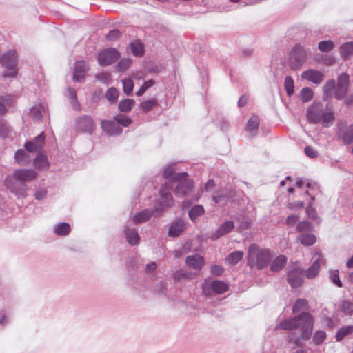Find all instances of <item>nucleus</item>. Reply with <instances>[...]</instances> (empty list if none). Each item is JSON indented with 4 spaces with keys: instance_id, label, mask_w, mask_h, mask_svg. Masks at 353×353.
<instances>
[{
    "instance_id": "1",
    "label": "nucleus",
    "mask_w": 353,
    "mask_h": 353,
    "mask_svg": "<svg viewBox=\"0 0 353 353\" xmlns=\"http://www.w3.org/2000/svg\"><path fill=\"white\" fill-rule=\"evenodd\" d=\"M314 324L313 316L308 312H303L296 316L281 321L276 329L289 330L288 341L294 343L297 347H301L303 341L311 338Z\"/></svg>"
},
{
    "instance_id": "2",
    "label": "nucleus",
    "mask_w": 353,
    "mask_h": 353,
    "mask_svg": "<svg viewBox=\"0 0 353 353\" xmlns=\"http://www.w3.org/2000/svg\"><path fill=\"white\" fill-rule=\"evenodd\" d=\"M36 176L37 172L32 169H17L6 177L4 185L17 198L25 197L28 190L26 182Z\"/></svg>"
},
{
    "instance_id": "3",
    "label": "nucleus",
    "mask_w": 353,
    "mask_h": 353,
    "mask_svg": "<svg viewBox=\"0 0 353 353\" xmlns=\"http://www.w3.org/2000/svg\"><path fill=\"white\" fill-rule=\"evenodd\" d=\"M307 119L310 123L321 124L325 128L330 127L335 121L334 113L320 103H314L307 108Z\"/></svg>"
},
{
    "instance_id": "4",
    "label": "nucleus",
    "mask_w": 353,
    "mask_h": 353,
    "mask_svg": "<svg viewBox=\"0 0 353 353\" xmlns=\"http://www.w3.org/2000/svg\"><path fill=\"white\" fill-rule=\"evenodd\" d=\"M270 258L268 250L261 249L256 244H252L248 249V265L251 268H263L269 263Z\"/></svg>"
},
{
    "instance_id": "5",
    "label": "nucleus",
    "mask_w": 353,
    "mask_h": 353,
    "mask_svg": "<svg viewBox=\"0 0 353 353\" xmlns=\"http://www.w3.org/2000/svg\"><path fill=\"white\" fill-rule=\"evenodd\" d=\"M0 63L9 71L5 72L3 77H15L17 74V55L14 50H10L0 58Z\"/></svg>"
},
{
    "instance_id": "6",
    "label": "nucleus",
    "mask_w": 353,
    "mask_h": 353,
    "mask_svg": "<svg viewBox=\"0 0 353 353\" xmlns=\"http://www.w3.org/2000/svg\"><path fill=\"white\" fill-rule=\"evenodd\" d=\"M306 59L307 52L305 49L299 45L296 46L290 55L289 63L290 68L292 70L298 69L305 63Z\"/></svg>"
},
{
    "instance_id": "7",
    "label": "nucleus",
    "mask_w": 353,
    "mask_h": 353,
    "mask_svg": "<svg viewBox=\"0 0 353 353\" xmlns=\"http://www.w3.org/2000/svg\"><path fill=\"white\" fill-rule=\"evenodd\" d=\"M202 289L205 295H210V290H212L215 294H222L228 290L229 287L228 283L224 281L219 280L210 281L207 279L202 286Z\"/></svg>"
},
{
    "instance_id": "8",
    "label": "nucleus",
    "mask_w": 353,
    "mask_h": 353,
    "mask_svg": "<svg viewBox=\"0 0 353 353\" xmlns=\"http://www.w3.org/2000/svg\"><path fill=\"white\" fill-rule=\"evenodd\" d=\"M303 270L297 262L292 264L288 272V281L292 288H297L303 283Z\"/></svg>"
},
{
    "instance_id": "9",
    "label": "nucleus",
    "mask_w": 353,
    "mask_h": 353,
    "mask_svg": "<svg viewBox=\"0 0 353 353\" xmlns=\"http://www.w3.org/2000/svg\"><path fill=\"white\" fill-rule=\"evenodd\" d=\"M120 57L119 52L115 49H105L100 52L98 61L102 65H108L114 63Z\"/></svg>"
},
{
    "instance_id": "10",
    "label": "nucleus",
    "mask_w": 353,
    "mask_h": 353,
    "mask_svg": "<svg viewBox=\"0 0 353 353\" xmlns=\"http://www.w3.org/2000/svg\"><path fill=\"white\" fill-rule=\"evenodd\" d=\"M349 85V75L346 73H342L338 77L337 85L335 90L334 97L337 99H341L347 92Z\"/></svg>"
},
{
    "instance_id": "11",
    "label": "nucleus",
    "mask_w": 353,
    "mask_h": 353,
    "mask_svg": "<svg viewBox=\"0 0 353 353\" xmlns=\"http://www.w3.org/2000/svg\"><path fill=\"white\" fill-rule=\"evenodd\" d=\"M301 77L302 79L314 84H319L323 81L324 79V74L320 70L310 69L304 71L301 74Z\"/></svg>"
},
{
    "instance_id": "12",
    "label": "nucleus",
    "mask_w": 353,
    "mask_h": 353,
    "mask_svg": "<svg viewBox=\"0 0 353 353\" xmlns=\"http://www.w3.org/2000/svg\"><path fill=\"white\" fill-rule=\"evenodd\" d=\"M234 196V193L231 191L222 190L215 193L212 196V200L215 203L225 205L232 201Z\"/></svg>"
},
{
    "instance_id": "13",
    "label": "nucleus",
    "mask_w": 353,
    "mask_h": 353,
    "mask_svg": "<svg viewBox=\"0 0 353 353\" xmlns=\"http://www.w3.org/2000/svg\"><path fill=\"white\" fill-rule=\"evenodd\" d=\"M88 70V64L85 61H79L75 63L73 79L77 82H81Z\"/></svg>"
},
{
    "instance_id": "14",
    "label": "nucleus",
    "mask_w": 353,
    "mask_h": 353,
    "mask_svg": "<svg viewBox=\"0 0 353 353\" xmlns=\"http://www.w3.org/2000/svg\"><path fill=\"white\" fill-rule=\"evenodd\" d=\"M101 125L102 130L110 135H117L122 132V128L113 121L102 120Z\"/></svg>"
},
{
    "instance_id": "15",
    "label": "nucleus",
    "mask_w": 353,
    "mask_h": 353,
    "mask_svg": "<svg viewBox=\"0 0 353 353\" xmlns=\"http://www.w3.org/2000/svg\"><path fill=\"white\" fill-rule=\"evenodd\" d=\"M176 181H179V184L175 189V194L178 196H183L193 187V181L187 179V176Z\"/></svg>"
},
{
    "instance_id": "16",
    "label": "nucleus",
    "mask_w": 353,
    "mask_h": 353,
    "mask_svg": "<svg viewBox=\"0 0 353 353\" xmlns=\"http://www.w3.org/2000/svg\"><path fill=\"white\" fill-rule=\"evenodd\" d=\"M45 142V137L43 133L38 135L32 141H28L25 144L27 152H37L41 149Z\"/></svg>"
},
{
    "instance_id": "17",
    "label": "nucleus",
    "mask_w": 353,
    "mask_h": 353,
    "mask_svg": "<svg viewBox=\"0 0 353 353\" xmlns=\"http://www.w3.org/2000/svg\"><path fill=\"white\" fill-rule=\"evenodd\" d=\"M204 263V259L197 254L188 256L185 259V263L187 266L196 270H201Z\"/></svg>"
},
{
    "instance_id": "18",
    "label": "nucleus",
    "mask_w": 353,
    "mask_h": 353,
    "mask_svg": "<svg viewBox=\"0 0 353 353\" xmlns=\"http://www.w3.org/2000/svg\"><path fill=\"white\" fill-rule=\"evenodd\" d=\"M94 128L92 119L89 116L80 117L78 120V129L81 132L92 134Z\"/></svg>"
},
{
    "instance_id": "19",
    "label": "nucleus",
    "mask_w": 353,
    "mask_h": 353,
    "mask_svg": "<svg viewBox=\"0 0 353 353\" xmlns=\"http://www.w3.org/2000/svg\"><path fill=\"white\" fill-rule=\"evenodd\" d=\"M174 165H168L165 167L163 174V177L175 181L181 180V179L185 178L188 176L187 172L174 173Z\"/></svg>"
},
{
    "instance_id": "20",
    "label": "nucleus",
    "mask_w": 353,
    "mask_h": 353,
    "mask_svg": "<svg viewBox=\"0 0 353 353\" xmlns=\"http://www.w3.org/2000/svg\"><path fill=\"white\" fill-rule=\"evenodd\" d=\"M234 228V224L231 221H228L222 223L216 233L213 235L212 239H216L219 237L230 232Z\"/></svg>"
},
{
    "instance_id": "21",
    "label": "nucleus",
    "mask_w": 353,
    "mask_h": 353,
    "mask_svg": "<svg viewBox=\"0 0 353 353\" xmlns=\"http://www.w3.org/2000/svg\"><path fill=\"white\" fill-rule=\"evenodd\" d=\"M185 228V223L182 220H177L174 222L169 229V236H178Z\"/></svg>"
},
{
    "instance_id": "22",
    "label": "nucleus",
    "mask_w": 353,
    "mask_h": 353,
    "mask_svg": "<svg viewBox=\"0 0 353 353\" xmlns=\"http://www.w3.org/2000/svg\"><path fill=\"white\" fill-rule=\"evenodd\" d=\"M31 157L27 150H18L15 153V160L19 165H26L30 161Z\"/></svg>"
},
{
    "instance_id": "23",
    "label": "nucleus",
    "mask_w": 353,
    "mask_h": 353,
    "mask_svg": "<svg viewBox=\"0 0 353 353\" xmlns=\"http://www.w3.org/2000/svg\"><path fill=\"white\" fill-rule=\"evenodd\" d=\"M336 82L334 79L327 81L323 86V99L326 101L330 98L332 96L333 90H336Z\"/></svg>"
},
{
    "instance_id": "24",
    "label": "nucleus",
    "mask_w": 353,
    "mask_h": 353,
    "mask_svg": "<svg viewBox=\"0 0 353 353\" xmlns=\"http://www.w3.org/2000/svg\"><path fill=\"white\" fill-rule=\"evenodd\" d=\"M321 259L318 258L306 270V276L308 279H313L317 276L321 267Z\"/></svg>"
},
{
    "instance_id": "25",
    "label": "nucleus",
    "mask_w": 353,
    "mask_h": 353,
    "mask_svg": "<svg viewBox=\"0 0 353 353\" xmlns=\"http://www.w3.org/2000/svg\"><path fill=\"white\" fill-rule=\"evenodd\" d=\"M286 262V256L284 255H279L272 263L270 270L272 272H279L285 265Z\"/></svg>"
},
{
    "instance_id": "26",
    "label": "nucleus",
    "mask_w": 353,
    "mask_h": 353,
    "mask_svg": "<svg viewBox=\"0 0 353 353\" xmlns=\"http://www.w3.org/2000/svg\"><path fill=\"white\" fill-rule=\"evenodd\" d=\"M34 165L38 170H46L49 168L47 157L43 154H38L34 160Z\"/></svg>"
},
{
    "instance_id": "27",
    "label": "nucleus",
    "mask_w": 353,
    "mask_h": 353,
    "mask_svg": "<svg viewBox=\"0 0 353 353\" xmlns=\"http://www.w3.org/2000/svg\"><path fill=\"white\" fill-rule=\"evenodd\" d=\"M297 240L305 246H311L316 242V236L312 234H303L297 236Z\"/></svg>"
},
{
    "instance_id": "28",
    "label": "nucleus",
    "mask_w": 353,
    "mask_h": 353,
    "mask_svg": "<svg viewBox=\"0 0 353 353\" xmlns=\"http://www.w3.org/2000/svg\"><path fill=\"white\" fill-rule=\"evenodd\" d=\"M243 255V251H234L228 255L225 259V262L230 265H235L242 259Z\"/></svg>"
},
{
    "instance_id": "29",
    "label": "nucleus",
    "mask_w": 353,
    "mask_h": 353,
    "mask_svg": "<svg viewBox=\"0 0 353 353\" xmlns=\"http://www.w3.org/2000/svg\"><path fill=\"white\" fill-rule=\"evenodd\" d=\"M353 333V325L344 326L341 327L336 334L337 341H342L345 337L351 335Z\"/></svg>"
},
{
    "instance_id": "30",
    "label": "nucleus",
    "mask_w": 353,
    "mask_h": 353,
    "mask_svg": "<svg viewBox=\"0 0 353 353\" xmlns=\"http://www.w3.org/2000/svg\"><path fill=\"white\" fill-rule=\"evenodd\" d=\"M161 206L162 210L170 207L173 204V199L170 193H167L164 190H161Z\"/></svg>"
},
{
    "instance_id": "31",
    "label": "nucleus",
    "mask_w": 353,
    "mask_h": 353,
    "mask_svg": "<svg viewBox=\"0 0 353 353\" xmlns=\"http://www.w3.org/2000/svg\"><path fill=\"white\" fill-rule=\"evenodd\" d=\"M260 119L258 116L252 115L250 119L248 120L245 130L248 132H256L259 126Z\"/></svg>"
},
{
    "instance_id": "32",
    "label": "nucleus",
    "mask_w": 353,
    "mask_h": 353,
    "mask_svg": "<svg viewBox=\"0 0 353 353\" xmlns=\"http://www.w3.org/2000/svg\"><path fill=\"white\" fill-rule=\"evenodd\" d=\"M308 310V302L305 299H298L293 307L294 313L301 312V314H302L303 312H306L305 311Z\"/></svg>"
},
{
    "instance_id": "33",
    "label": "nucleus",
    "mask_w": 353,
    "mask_h": 353,
    "mask_svg": "<svg viewBox=\"0 0 353 353\" xmlns=\"http://www.w3.org/2000/svg\"><path fill=\"white\" fill-rule=\"evenodd\" d=\"M132 53L136 57L142 56L144 52L143 44L140 41H135L130 44Z\"/></svg>"
},
{
    "instance_id": "34",
    "label": "nucleus",
    "mask_w": 353,
    "mask_h": 353,
    "mask_svg": "<svg viewBox=\"0 0 353 353\" xmlns=\"http://www.w3.org/2000/svg\"><path fill=\"white\" fill-rule=\"evenodd\" d=\"M152 216V212L148 210H144L137 214L133 217V221L136 223H141L148 221Z\"/></svg>"
},
{
    "instance_id": "35",
    "label": "nucleus",
    "mask_w": 353,
    "mask_h": 353,
    "mask_svg": "<svg viewBox=\"0 0 353 353\" xmlns=\"http://www.w3.org/2000/svg\"><path fill=\"white\" fill-rule=\"evenodd\" d=\"M341 56L345 59H348L353 54V42H347L342 45L340 48Z\"/></svg>"
},
{
    "instance_id": "36",
    "label": "nucleus",
    "mask_w": 353,
    "mask_h": 353,
    "mask_svg": "<svg viewBox=\"0 0 353 353\" xmlns=\"http://www.w3.org/2000/svg\"><path fill=\"white\" fill-rule=\"evenodd\" d=\"M314 97L313 90L309 87L303 88L299 94L301 101L303 103L309 102Z\"/></svg>"
},
{
    "instance_id": "37",
    "label": "nucleus",
    "mask_w": 353,
    "mask_h": 353,
    "mask_svg": "<svg viewBox=\"0 0 353 353\" xmlns=\"http://www.w3.org/2000/svg\"><path fill=\"white\" fill-rule=\"evenodd\" d=\"M125 236H126L128 242L130 245H134L139 243V236L137 234V232L135 230L127 229L125 230Z\"/></svg>"
},
{
    "instance_id": "38",
    "label": "nucleus",
    "mask_w": 353,
    "mask_h": 353,
    "mask_svg": "<svg viewBox=\"0 0 353 353\" xmlns=\"http://www.w3.org/2000/svg\"><path fill=\"white\" fill-rule=\"evenodd\" d=\"M205 212V210L202 205H196L194 206L188 212L189 217L191 220L194 221L196 218Z\"/></svg>"
},
{
    "instance_id": "39",
    "label": "nucleus",
    "mask_w": 353,
    "mask_h": 353,
    "mask_svg": "<svg viewBox=\"0 0 353 353\" xmlns=\"http://www.w3.org/2000/svg\"><path fill=\"white\" fill-rule=\"evenodd\" d=\"M134 101L131 99L121 100L119 104V109L121 112H128L132 110Z\"/></svg>"
},
{
    "instance_id": "40",
    "label": "nucleus",
    "mask_w": 353,
    "mask_h": 353,
    "mask_svg": "<svg viewBox=\"0 0 353 353\" xmlns=\"http://www.w3.org/2000/svg\"><path fill=\"white\" fill-rule=\"evenodd\" d=\"M70 226L68 223H62L57 225L54 228V232L59 236H65L70 233Z\"/></svg>"
},
{
    "instance_id": "41",
    "label": "nucleus",
    "mask_w": 353,
    "mask_h": 353,
    "mask_svg": "<svg viewBox=\"0 0 353 353\" xmlns=\"http://www.w3.org/2000/svg\"><path fill=\"white\" fill-rule=\"evenodd\" d=\"M14 101L12 97L10 95L4 96L0 98V114H4L6 112V105L11 104Z\"/></svg>"
},
{
    "instance_id": "42",
    "label": "nucleus",
    "mask_w": 353,
    "mask_h": 353,
    "mask_svg": "<svg viewBox=\"0 0 353 353\" xmlns=\"http://www.w3.org/2000/svg\"><path fill=\"white\" fill-rule=\"evenodd\" d=\"M327 338V334L325 331L317 330L314 332L313 336V342L315 345H319L322 344Z\"/></svg>"
},
{
    "instance_id": "43",
    "label": "nucleus",
    "mask_w": 353,
    "mask_h": 353,
    "mask_svg": "<svg viewBox=\"0 0 353 353\" xmlns=\"http://www.w3.org/2000/svg\"><path fill=\"white\" fill-rule=\"evenodd\" d=\"M334 47V43L333 41H322L319 43L318 48L320 51L323 52H328L332 50Z\"/></svg>"
},
{
    "instance_id": "44",
    "label": "nucleus",
    "mask_w": 353,
    "mask_h": 353,
    "mask_svg": "<svg viewBox=\"0 0 353 353\" xmlns=\"http://www.w3.org/2000/svg\"><path fill=\"white\" fill-rule=\"evenodd\" d=\"M123 90L126 95H130L134 88V83L131 78H125L122 80Z\"/></svg>"
},
{
    "instance_id": "45",
    "label": "nucleus",
    "mask_w": 353,
    "mask_h": 353,
    "mask_svg": "<svg viewBox=\"0 0 353 353\" xmlns=\"http://www.w3.org/2000/svg\"><path fill=\"white\" fill-rule=\"evenodd\" d=\"M284 87L286 93L288 96H291L294 93V80L290 76H287L285 79Z\"/></svg>"
},
{
    "instance_id": "46",
    "label": "nucleus",
    "mask_w": 353,
    "mask_h": 353,
    "mask_svg": "<svg viewBox=\"0 0 353 353\" xmlns=\"http://www.w3.org/2000/svg\"><path fill=\"white\" fill-rule=\"evenodd\" d=\"M157 105V101L155 99H150L148 101H145L140 104L141 109L145 112H148L152 110L154 106Z\"/></svg>"
},
{
    "instance_id": "47",
    "label": "nucleus",
    "mask_w": 353,
    "mask_h": 353,
    "mask_svg": "<svg viewBox=\"0 0 353 353\" xmlns=\"http://www.w3.org/2000/svg\"><path fill=\"white\" fill-rule=\"evenodd\" d=\"M341 311L345 315L353 314V303L348 301H344L340 305Z\"/></svg>"
},
{
    "instance_id": "48",
    "label": "nucleus",
    "mask_w": 353,
    "mask_h": 353,
    "mask_svg": "<svg viewBox=\"0 0 353 353\" xmlns=\"http://www.w3.org/2000/svg\"><path fill=\"white\" fill-rule=\"evenodd\" d=\"M306 213L309 219L320 223L321 219L318 216L316 209L313 208L312 205H309L306 208Z\"/></svg>"
},
{
    "instance_id": "49",
    "label": "nucleus",
    "mask_w": 353,
    "mask_h": 353,
    "mask_svg": "<svg viewBox=\"0 0 353 353\" xmlns=\"http://www.w3.org/2000/svg\"><path fill=\"white\" fill-rule=\"evenodd\" d=\"M343 141L346 144H350L353 141V125L349 126L343 134Z\"/></svg>"
},
{
    "instance_id": "50",
    "label": "nucleus",
    "mask_w": 353,
    "mask_h": 353,
    "mask_svg": "<svg viewBox=\"0 0 353 353\" xmlns=\"http://www.w3.org/2000/svg\"><path fill=\"white\" fill-rule=\"evenodd\" d=\"M114 119L118 125H121L123 127H127L132 123V120L129 117L123 115L117 116Z\"/></svg>"
},
{
    "instance_id": "51",
    "label": "nucleus",
    "mask_w": 353,
    "mask_h": 353,
    "mask_svg": "<svg viewBox=\"0 0 353 353\" xmlns=\"http://www.w3.org/2000/svg\"><path fill=\"white\" fill-rule=\"evenodd\" d=\"M132 60L130 59H123L121 60L118 65L117 68L119 71L124 72L127 70L132 65Z\"/></svg>"
},
{
    "instance_id": "52",
    "label": "nucleus",
    "mask_w": 353,
    "mask_h": 353,
    "mask_svg": "<svg viewBox=\"0 0 353 353\" xmlns=\"http://www.w3.org/2000/svg\"><path fill=\"white\" fill-rule=\"evenodd\" d=\"M154 85V81L152 79L145 81L144 83L140 88V89L137 92L136 94L139 97L142 96L149 88L152 87Z\"/></svg>"
},
{
    "instance_id": "53",
    "label": "nucleus",
    "mask_w": 353,
    "mask_h": 353,
    "mask_svg": "<svg viewBox=\"0 0 353 353\" xmlns=\"http://www.w3.org/2000/svg\"><path fill=\"white\" fill-rule=\"evenodd\" d=\"M312 229L311 223L307 221H300L296 225V230L298 232L309 231Z\"/></svg>"
},
{
    "instance_id": "54",
    "label": "nucleus",
    "mask_w": 353,
    "mask_h": 353,
    "mask_svg": "<svg viewBox=\"0 0 353 353\" xmlns=\"http://www.w3.org/2000/svg\"><path fill=\"white\" fill-rule=\"evenodd\" d=\"M106 97H107L108 100H109V101H116L119 97L118 90L116 89L115 88H110V89H108V90L107 92Z\"/></svg>"
},
{
    "instance_id": "55",
    "label": "nucleus",
    "mask_w": 353,
    "mask_h": 353,
    "mask_svg": "<svg viewBox=\"0 0 353 353\" xmlns=\"http://www.w3.org/2000/svg\"><path fill=\"white\" fill-rule=\"evenodd\" d=\"M330 278L331 281L338 287H342V283L339 279V270H332L330 273Z\"/></svg>"
},
{
    "instance_id": "56",
    "label": "nucleus",
    "mask_w": 353,
    "mask_h": 353,
    "mask_svg": "<svg viewBox=\"0 0 353 353\" xmlns=\"http://www.w3.org/2000/svg\"><path fill=\"white\" fill-rule=\"evenodd\" d=\"M192 274L187 273L183 270H179L174 274V279L176 280H182V279H192Z\"/></svg>"
},
{
    "instance_id": "57",
    "label": "nucleus",
    "mask_w": 353,
    "mask_h": 353,
    "mask_svg": "<svg viewBox=\"0 0 353 353\" xmlns=\"http://www.w3.org/2000/svg\"><path fill=\"white\" fill-rule=\"evenodd\" d=\"M68 94L71 99V103L72 104L73 108L74 109H78L79 103H77V94H76L75 90L74 89H72V88H69L68 89Z\"/></svg>"
},
{
    "instance_id": "58",
    "label": "nucleus",
    "mask_w": 353,
    "mask_h": 353,
    "mask_svg": "<svg viewBox=\"0 0 353 353\" xmlns=\"http://www.w3.org/2000/svg\"><path fill=\"white\" fill-rule=\"evenodd\" d=\"M224 269L219 265H214L210 268V272L215 276H220L223 273Z\"/></svg>"
},
{
    "instance_id": "59",
    "label": "nucleus",
    "mask_w": 353,
    "mask_h": 353,
    "mask_svg": "<svg viewBox=\"0 0 353 353\" xmlns=\"http://www.w3.org/2000/svg\"><path fill=\"white\" fill-rule=\"evenodd\" d=\"M121 36V32L119 30H112L106 35V38L108 40H114Z\"/></svg>"
},
{
    "instance_id": "60",
    "label": "nucleus",
    "mask_w": 353,
    "mask_h": 353,
    "mask_svg": "<svg viewBox=\"0 0 353 353\" xmlns=\"http://www.w3.org/2000/svg\"><path fill=\"white\" fill-rule=\"evenodd\" d=\"M305 153L310 158H316L318 156V152L311 146L305 147Z\"/></svg>"
},
{
    "instance_id": "61",
    "label": "nucleus",
    "mask_w": 353,
    "mask_h": 353,
    "mask_svg": "<svg viewBox=\"0 0 353 353\" xmlns=\"http://www.w3.org/2000/svg\"><path fill=\"white\" fill-rule=\"evenodd\" d=\"M299 217L296 215H290L289 216L285 221V223L289 226H293L298 221Z\"/></svg>"
},
{
    "instance_id": "62",
    "label": "nucleus",
    "mask_w": 353,
    "mask_h": 353,
    "mask_svg": "<svg viewBox=\"0 0 353 353\" xmlns=\"http://www.w3.org/2000/svg\"><path fill=\"white\" fill-rule=\"evenodd\" d=\"M304 207L303 201H298L292 203H289L288 208L290 209H302Z\"/></svg>"
},
{
    "instance_id": "63",
    "label": "nucleus",
    "mask_w": 353,
    "mask_h": 353,
    "mask_svg": "<svg viewBox=\"0 0 353 353\" xmlns=\"http://www.w3.org/2000/svg\"><path fill=\"white\" fill-rule=\"evenodd\" d=\"M46 194L47 192L45 190H37L35 193V198L37 200H41L46 196Z\"/></svg>"
},
{
    "instance_id": "64",
    "label": "nucleus",
    "mask_w": 353,
    "mask_h": 353,
    "mask_svg": "<svg viewBox=\"0 0 353 353\" xmlns=\"http://www.w3.org/2000/svg\"><path fill=\"white\" fill-rule=\"evenodd\" d=\"M97 77L100 80H103L105 82H108L110 80V74L104 72V73L99 74Z\"/></svg>"
}]
</instances>
